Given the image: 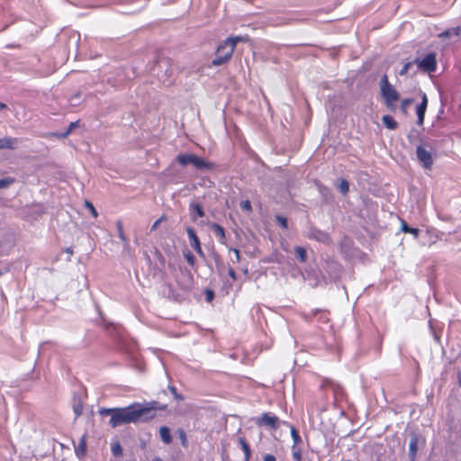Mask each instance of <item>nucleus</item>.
I'll list each match as a JSON object with an SVG mask.
<instances>
[{"label":"nucleus","instance_id":"nucleus-1","mask_svg":"<svg viewBox=\"0 0 461 461\" xmlns=\"http://www.w3.org/2000/svg\"><path fill=\"white\" fill-rule=\"evenodd\" d=\"M165 409L166 405H160L158 402H133L122 408H101L99 414L103 417L110 416L109 425L116 428L129 423L149 421L156 416L157 410Z\"/></svg>","mask_w":461,"mask_h":461},{"label":"nucleus","instance_id":"nucleus-2","mask_svg":"<svg viewBox=\"0 0 461 461\" xmlns=\"http://www.w3.org/2000/svg\"><path fill=\"white\" fill-rule=\"evenodd\" d=\"M240 40V37L228 38L221 42L216 50L215 58L212 59V65L218 67L228 62L232 57L237 42Z\"/></svg>","mask_w":461,"mask_h":461},{"label":"nucleus","instance_id":"nucleus-3","mask_svg":"<svg viewBox=\"0 0 461 461\" xmlns=\"http://www.w3.org/2000/svg\"><path fill=\"white\" fill-rule=\"evenodd\" d=\"M176 161L183 167L193 165L196 169L199 170H212L214 168L213 163L203 160L198 156L191 153L178 154L176 157Z\"/></svg>","mask_w":461,"mask_h":461},{"label":"nucleus","instance_id":"nucleus-4","mask_svg":"<svg viewBox=\"0 0 461 461\" xmlns=\"http://www.w3.org/2000/svg\"><path fill=\"white\" fill-rule=\"evenodd\" d=\"M381 95L384 99L385 104L390 107L393 102L400 98L399 93L389 83L387 76L384 75L380 81Z\"/></svg>","mask_w":461,"mask_h":461},{"label":"nucleus","instance_id":"nucleus-5","mask_svg":"<svg viewBox=\"0 0 461 461\" xmlns=\"http://www.w3.org/2000/svg\"><path fill=\"white\" fill-rule=\"evenodd\" d=\"M432 148L427 149V145H419L416 148V155L419 162L421 164L423 168L431 169L434 159L431 153Z\"/></svg>","mask_w":461,"mask_h":461},{"label":"nucleus","instance_id":"nucleus-6","mask_svg":"<svg viewBox=\"0 0 461 461\" xmlns=\"http://www.w3.org/2000/svg\"><path fill=\"white\" fill-rule=\"evenodd\" d=\"M415 63L419 68L428 73L434 72L437 68L436 56L434 53H429L423 59H416Z\"/></svg>","mask_w":461,"mask_h":461},{"label":"nucleus","instance_id":"nucleus-7","mask_svg":"<svg viewBox=\"0 0 461 461\" xmlns=\"http://www.w3.org/2000/svg\"><path fill=\"white\" fill-rule=\"evenodd\" d=\"M302 316L306 321L316 320L319 322L326 323L329 321L327 312L320 309L312 310L310 312H303Z\"/></svg>","mask_w":461,"mask_h":461},{"label":"nucleus","instance_id":"nucleus-8","mask_svg":"<svg viewBox=\"0 0 461 461\" xmlns=\"http://www.w3.org/2000/svg\"><path fill=\"white\" fill-rule=\"evenodd\" d=\"M305 236L310 240H315L325 244L330 242V238L328 233L315 228H310Z\"/></svg>","mask_w":461,"mask_h":461},{"label":"nucleus","instance_id":"nucleus-9","mask_svg":"<svg viewBox=\"0 0 461 461\" xmlns=\"http://www.w3.org/2000/svg\"><path fill=\"white\" fill-rule=\"evenodd\" d=\"M186 233H187V236H188V239L190 241V246L195 250V252L198 255L203 256V252L201 248L199 238L196 235L194 230L192 227H187Z\"/></svg>","mask_w":461,"mask_h":461},{"label":"nucleus","instance_id":"nucleus-10","mask_svg":"<svg viewBox=\"0 0 461 461\" xmlns=\"http://www.w3.org/2000/svg\"><path fill=\"white\" fill-rule=\"evenodd\" d=\"M158 68L162 69L165 68L164 72H158L156 73V76L158 77V80L161 81L163 84L169 86L171 84V81L169 78V73H171V70L169 69V67L167 65V62L161 61L158 63Z\"/></svg>","mask_w":461,"mask_h":461},{"label":"nucleus","instance_id":"nucleus-11","mask_svg":"<svg viewBox=\"0 0 461 461\" xmlns=\"http://www.w3.org/2000/svg\"><path fill=\"white\" fill-rule=\"evenodd\" d=\"M428 105V98L425 94L422 95L421 103L416 107V113L418 116L417 124L422 126L424 123L425 113Z\"/></svg>","mask_w":461,"mask_h":461},{"label":"nucleus","instance_id":"nucleus-12","mask_svg":"<svg viewBox=\"0 0 461 461\" xmlns=\"http://www.w3.org/2000/svg\"><path fill=\"white\" fill-rule=\"evenodd\" d=\"M277 423L278 418L269 412L264 413L262 417L258 420V425L265 424L274 429L277 428Z\"/></svg>","mask_w":461,"mask_h":461},{"label":"nucleus","instance_id":"nucleus-13","mask_svg":"<svg viewBox=\"0 0 461 461\" xmlns=\"http://www.w3.org/2000/svg\"><path fill=\"white\" fill-rule=\"evenodd\" d=\"M418 447H419L418 436L413 434L411 437L410 444H409V457H410L411 461H415L417 452H418Z\"/></svg>","mask_w":461,"mask_h":461},{"label":"nucleus","instance_id":"nucleus-14","mask_svg":"<svg viewBox=\"0 0 461 461\" xmlns=\"http://www.w3.org/2000/svg\"><path fill=\"white\" fill-rule=\"evenodd\" d=\"M18 144V139L12 137H5L0 139V149H14Z\"/></svg>","mask_w":461,"mask_h":461},{"label":"nucleus","instance_id":"nucleus-15","mask_svg":"<svg viewBox=\"0 0 461 461\" xmlns=\"http://www.w3.org/2000/svg\"><path fill=\"white\" fill-rule=\"evenodd\" d=\"M190 215L193 221L204 216V212L199 203H191L189 206Z\"/></svg>","mask_w":461,"mask_h":461},{"label":"nucleus","instance_id":"nucleus-16","mask_svg":"<svg viewBox=\"0 0 461 461\" xmlns=\"http://www.w3.org/2000/svg\"><path fill=\"white\" fill-rule=\"evenodd\" d=\"M213 233L218 240L219 242L224 244L225 243V230L218 223H212L211 225Z\"/></svg>","mask_w":461,"mask_h":461},{"label":"nucleus","instance_id":"nucleus-17","mask_svg":"<svg viewBox=\"0 0 461 461\" xmlns=\"http://www.w3.org/2000/svg\"><path fill=\"white\" fill-rule=\"evenodd\" d=\"M159 435H160L161 440L165 444H170L172 442V437L170 434V430L167 426H162L159 429Z\"/></svg>","mask_w":461,"mask_h":461},{"label":"nucleus","instance_id":"nucleus-18","mask_svg":"<svg viewBox=\"0 0 461 461\" xmlns=\"http://www.w3.org/2000/svg\"><path fill=\"white\" fill-rule=\"evenodd\" d=\"M382 121L384 124V126L389 130H395L398 126L397 122L393 119L391 115H384L382 118Z\"/></svg>","mask_w":461,"mask_h":461},{"label":"nucleus","instance_id":"nucleus-19","mask_svg":"<svg viewBox=\"0 0 461 461\" xmlns=\"http://www.w3.org/2000/svg\"><path fill=\"white\" fill-rule=\"evenodd\" d=\"M239 442L240 444L241 449L244 452V459L245 461H249L251 457V451L249 444L243 438H240Z\"/></svg>","mask_w":461,"mask_h":461},{"label":"nucleus","instance_id":"nucleus-20","mask_svg":"<svg viewBox=\"0 0 461 461\" xmlns=\"http://www.w3.org/2000/svg\"><path fill=\"white\" fill-rule=\"evenodd\" d=\"M460 32H461V28L459 26H457V27L450 28V29L444 31L443 32H441L439 34V37H441V38H449L452 36L457 37V36H459Z\"/></svg>","mask_w":461,"mask_h":461},{"label":"nucleus","instance_id":"nucleus-21","mask_svg":"<svg viewBox=\"0 0 461 461\" xmlns=\"http://www.w3.org/2000/svg\"><path fill=\"white\" fill-rule=\"evenodd\" d=\"M401 230L403 232L411 233V235H413V237L415 239H417L419 237V234H420V230L419 229L408 226V224L404 221H402Z\"/></svg>","mask_w":461,"mask_h":461},{"label":"nucleus","instance_id":"nucleus-22","mask_svg":"<svg viewBox=\"0 0 461 461\" xmlns=\"http://www.w3.org/2000/svg\"><path fill=\"white\" fill-rule=\"evenodd\" d=\"M284 424L289 426V428H290L291 437H292L293 441H294V445L293 446H297L299 443H301L302 442V438L299 435V433L296 430V429L293 425L288 424L287 422H284Z\"/></svg>","mask_w":461,"mask_h":461},{"label":"nucleus","instance_id":"nucleus-23","mask_svg":"<svg viewBox=\"0 0 461 461\" xmlns=\"http://www.w3.org/2000/svg\"><path fill=\"white\" fill-rule=\"evenodd\" d=\"M294 253L300 262H305L307 260L306 249L303 247L297 246L294 248Z\"/></svg>","mask_w":461,"mask_h":461},{"label":"nucleus","instance_id":"nucleus-24","mask_svg":"<svg viewBox=\"0 0 461 461\" xmlns=\"http://www.w3.org/2000/svg\"><path fill=\"white\" fill-rule=\"evenodd\" d=\"M111 451L112 454L116 457H119L122 455V447L119 442H113L112 444Z\"/></svg>","mask_w":461,"mask_h":461},{"label":"nucleus","instance_id":"nucleus-25","mask_svg":"<svg viewBox=\"0 0 461 461\" xmlns=\"http://www.w3.org/2000/svg\"><path fill=\"white\" fill-rule=\"evenodd\" d=\"M420 139V132L415 129H411L407 135V140L411 144H413Z\"/></svg>","mask_w":461,"mask_h":461},{"label":"nucleus","instance_id":"nucleus-26","mask_svg":"<svg viewBox=\"0 0 461 461\" xmlns=\"http://www.w3.org/2000/svg\"><path fill=\"white\" fill-rule=\"evenodd\" d=\"M292 456L294 461H303L301 448L297 446L292 447Z\"/></svg>","mask_w":461,"mask_h":461},{"label":"nucleus","instance_id":"nucleus-27","mask_svg":"<svg viewBox=\"0 0 461 461\" xmlns=\"http://www.w3.org/2000/svg\"><path fill=\"white\" fill-rule=\"evenodd\" d=\"M338 187L343 194H346L349 191L348 182L345 179L340 180Z\"/></svg>","mask_w":461,"mask_h":461},{"label":"nucleus","instance_id":"nucleus-28","mask_svg":"<svg viewBox=\"0 0 461 461\" xmlns=\"http://www.w3.org/2000/svg\"><path fill=\"white\" fill-rule=\"evenodd\" d=\"M13 183H14V178H13V177L2 178V179H0V189L7 188Z\"/></svg>","mask_w":461,"mask_h":461},{"label":"nucleus","instance_id":"nucleus-29","mask_svg":"<svg viewBox=\"0 0 461 461\" xmlns=\"http://www.w3.org/2000/svg\"><path fill=\"white\" fill-rule=\"evenodd\" d=\"M73 411H74V413H75V417L78 418L82 414V412H83V405H82V403L80 402H78L77 403H74Z\"/></svg>","mask_w":461,"mask_h":461},{"label":"nucleus","instance_id":"nucleus-30","mask_svg":"<svg viewBox=\"0 0 461 461\" xmlns=\"http://www.w3.org/2000/svg\"><path fill=\"white\" fill-rule=\"evenodd\" d=\"M168 389L170 390L171 393L173 394V396L175 397L176 400H177V401L184 400L183 395L177 393L176 388L175 386L169 385Z\"/></svg>","mask_w":461,"mask_h":461},{"label":"nucleus","instance_id":"nucleus-31","mask_svg":"<svg viewBox=\"0 0 461 461\" xmlns=\"http://www.w3.org/2000/svg\"><path fill=\"white\" fill-rule=\"evenodd\" d=\"M85 452H86V442L84 439H82L81 442L79 443L78 447L76 449V454L77 455V456H79L80 455L84 456Z\"/></svg>","mask_w":461,"mask_h":461},{"label":"nucleus","instance_id":"nucleus-32","mask_svg":"<svg viewBox=\"0 0 461 461\" xmlns=\"http://www.w3.org/2000/svg\"><path fill=\"white\" fill-rule=\"evenodd\" d=\"M276 220L277 223L284 229H287V220L285 217L281 215H276Z\"/></svg>","mask_w":461,"mask_h":461},{"label":"nucleus","instance_id":"nucleus-33","mask_svg":"<svg viewBox=\"0 0 461 461\" xmlns=\"http://www.w3.org/2000/svg\"><path fill=\"white\" fill-rule=\"evenodd\" d=\"M412 102H413V100L412 99H409V98L403 99L402 101L401 110H402V112L403 113H406V110H407L408 105H410Z\"/></svg>","mask_w":461,"mask_h":461},{"label":"nucleus","instance_id":"nucleus-34","mask_svg":"<svg viewBox=\"0 0 461 461\" xmlns=\"http://www.w3.org/2000/svg\"><path fill=\"white\" fill-rule=\"evenodd\" d=\"M184 257L189 265L194 266L195 258L190 251L184 253Z\"/></svg>","mask_w":461,"mask_h":461},{"label":"nucleus","instance_id":"nucleus-35","mask_svg":"<svg viewBox=\"0 0 461 461\" xmlns=\"http://www.w3.org/2000/svg\"><path fill=\"white\" fill-rule=\"evenodd\" d=\"M177 432H178L179 438L181 439L182 445L185 446L187 439H186V435H185V430L183 429H179Z\"/></svg>","mask_w":461,"mask_h":461},{"label":"nucleus","instance_id":"nucleus-36","mask_svg":"<svg viewBox=\"0 0 461 461\" xmlns=\"http://www.w3.org/2000/svg\"><path fill=\"white\" fill-rule=\"evenodd\" d=\"M86 206L90 210L91 214L95 218H96L98 213H97V211L95 210V208L94 207V205L90 202L86 201Z\"/></svg>","mask_w":461,"mask_h":461},{"label":"nucleus","instance_id":"nucleus-37","mask_svg":"<svg viewBox=\"0 0 461 461\" xmlns=\"http://www.w3.org/2000/svg\"><path fill=\"white\" fill-rule=\"evenodd\" d=\"M416 64L415 61L414 62H407L402 68V70L400 71V75H404L408 72V70L414 65Z\"/></svg>","mask_w":461,"mask_h":461},{"label":"nucleus","instance_id":"nucleus-38","mask_svg":"<svg viewBox=\"0 0 461 461\" xmlns=\"http://www.w3.org/2000/svg\"><path fill=\"white\" fill-rule=\"evenodd\" d=\"M166 220V216H161L160 218H158L157 221H154V223L152 224L151 228H150V230L153 231L155 230L158 225Z\"/></svg>","mask_w":461,"mask_h":461},{"label":"nucleus","instance_id":"nucleus-39","mask_svg":"<svg viewBox=\"0 0 461 461\" xmlns=\"http://www.w3.org/2000/svg\"><path fill=\"white\" fill-rule=\"evenodd\" d=\"M240 207L245 211H251L252 209L250 202L249 200L242 201L240 203Z\"/></svg>","mask_w":461,"mask_h":461},{"label":"nucleus","instance_id":"nucleus-40","mask_svg":"<svg viewBox=\"0 0 461 461\" xmlns=\"http://www.w3.org/2000/svg\"><path fill=\"white\" fill-rule=\"evenodd\" d=\"M263 461H276V459L275 456L267 454L263 456Z\"/></svg>","mask_w":461,"mask_h":461},{"label":"nucleus","instance_id":"nucleus-41","mask_svg":"<svg viewBox=\"0 0 461 461\" xmlns=\"http://www.w3.org/2000/svg\"><path fill=\"white\" fill-rule=\"evenodd\" d=\"M118 233H119L120 239L122 240H125V237H124L122 227L121 223H118Z\"/></svg>","mask_w":461,"mask_h":461},{"label":"nucleus","instance_id":"nucleus-42","mask_svg":"<svg viewBox=\"0 0 461 461\" xmlns=\"http://www.w3.org/2000/svg\"><path fill=\"white\" fill-rule=\"evenodd\" d=\"M330 266L334 269L335 272H339L340 266L337 262H331Z\"/></svg>","mask_w":461,"mask_h":461},{"label":"nucleus","instance_id":"nucleus-43","mask_svg":"<svg viewBox=\"0 0 461 461\" xmlns=\"http://www.w3.org/2000/svg\"><path fill=\"white\" fill-rule=\"evenodd\" d=\"M213 298V292L211 290H208L206 293V300L207 302H211Z\"/></svg>","mask_w":461,"mask_h":461},{"label":"nucleus","instance_id":"nucleus-44","mask_svg":"<svg viewBox=\"0 0 461 461\" xmlns=\"http://www.w3.org/2000/svg\"><path fill=\"white\" fill-rule=\"evenodd\" d=\"M228 274L233 280L236 279V272L233 268H229Z\"/></svg>","mask_w":461,"mask_h":461},{"label":"nucleus","instance_id":"nucleus-45","mask_svg":"<svg viewBox=\"0 0 461 461\" xmlns=\"http://www.w3.org/2000/svg\"><path fill=\"white\" fill-rule=\"evenodd\" d=\"M231 250L235 253L236 261L239 262L240 261V251H239V249H231Z\"/></svg>","mask_w":461,"mask_h":461},{"label":"nucleus","instance_id":"nucleus-46","mask_svg":"<svg viewBox=\"0 0 461 461\" xmlns=\"http://www.w3.org/2000/svg\"><path fill=\"white\" fill-rule=\"evenodd\" d=\"M75 124H76L75 122H71V123H70L69 130H68V131H66V132L63 134V136H64V137H66V136H68V135L69 134L70 130H71L73 127H75Z\"/></svg>","mask_w":461,"mask_h":461},{"label":"nucleus","instance_id":"nucleus-47","mask_svg":"<svg viewBox=\"0 0 461 461\" xmlns=\"http://www.w3.org/2000/svg\"><path fill=\"white\" fill-rule=\"evenodd\" d=\"M7 108V105L5 103L0 102V111L5 110Z\"/></svg>","mask_w":461,"mask_h":461},{"label":"nucleus","instance_id":"nucleus-48","mask_svg":"<svg viewBox=\"0 0 461 461\" xmlns=\"http://www.w3.org/2000/svg\"><path fill=\"white\" fill-rule=\"evenodd\" d=\"M153 461H163V460H162L160 457H158V456H157V457H154V458H153Z\"/></svg>","mask_w":461,"mask_h":461},{"label":"nucleus","instance_id":"nucleus-49","mask_svg":"<svg viewBox=\"0 0 461 461\" xmlns=\"http://www.w3.org/2000/svg\"><path fill=\"white\" fill-rule=\"evenodd\" d=\"M67 252L69 254H72L73 253L72 249L71 248L67 249Z\"/></svg>","mask_w":461,"mask_h":461},{"label":"nucleus","instance_id":"nucleus-50","mask_svg":"<svg viewBox=\"0 0 461 461\" xmlns=\"http://www.w3.org/2000/svg\"><path fill=\"white\" fill-rule=\"evenodd\" d=\"M3 274H4V272H3V271H0V276H1Z\"/></svg>","mask_w":461,"mask_h":461}]
</instances>
